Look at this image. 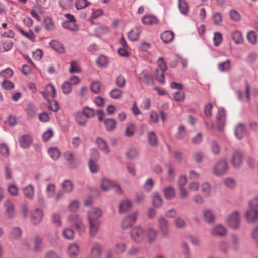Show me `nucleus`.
<instances>
[{
	"label": "nucleus",
	"mask_w": 258,
	"mask_h": 258,
	"mask_svg": "<svg viewBox=\"0 0 258 258\" xmlns=\"http://www.w3.org/2000/svg\"><path fill=\"white\" fill-rule=\"evenodd\" d=\"M2 87L5 90H10L14 88V84L7 79H4L1 84Z\"/></svg>",
	"instance_id": "5fc2aeb1"
},
{
	"label": "nucleus",
	"mask_w": 258,
	"mask_h": 258,
	"mask_svg": "<svg viewBox=\"0 0 258 258\" xmlns=\"http://www.w3.org/2000/svg\"><path fill=\"white\" fill-rule=\"evenodd\" d=\"M100 149L105 154H108L110 152V149L106 142L102 138L98 137L96 140Z\"/></svg>",
	"instance_id": "aec40b11"
},
{
	"label": "nucleus",
	"mask_w": 258,
	"mask_h": 258,
	"mask_svg": "<svg viewBox=\"0 0 258 258\" xmlns=\"http://www.w3.org/2000/svg\"><path fill=\"white\" fill-rule=\"evenodd\" d=\"M232 39L237 44H241L243 42V38L241 32L236 31L232 34Z\"/></svg>",
	"instance_id": "58836bf2"
},
{
	"label": "nucleus",
	"mask_w": 258,
	"mask_h": 258,
	"mask_svg": "<svg viewBox=\"0 0 258 258\" xmlns=\"http://www.w3.org/2000/svg\"><path fill=\"white\" fill-rule=\"evenodd\" d=\"M23 191L25 197L29 199H33L34 194V188L31 184L24 187Z\"/></svg>",
	"instance_id": "473e14b6"
},
{
	"label": "nucleus",
	"mask_w": 258,
	"mask_h": 258,
	"mask_svg": "<svg viewBox=\"0 0 258 258\" xmlns=\"http://www.w3.org/2000/svg\"><path fill=\"white\" fill-rule=\"evenodd\" d=\"M229 16L231 19L235 21H239L241 19L240 15L235 10H231L229 12Z\"/></svg>",
	"instance_id": "774afa93"
},
{
	"label": "nucleus",
	"mask_w": 258,
	"mask_h": 258,
	"mask_svg": "<svg viewBox=\"0 0 258 258\" xmlns=\"http://www.w3.org/2000/svg\"><path fill=\"white\" fill-rule=\"evenodd\" d=\"M102 246L99 243H94L91 249V258H101L102 254Z\"/></svg>",
	"instance_id": "ddd939ff"
},
{
	"label": "nucleus",
	"mask_w": 258,
	"mask_h": 258,
	"mask_svg": "<svg viewBox=\"0 0 258 258\" xmlns=\"http://www.w3.org/2000/svg\"><path fill=\"white\" fill-rule=\"evenodd\" d=\"M246 133V128L244 124L239 123L235 130V135L238 139H241Z\"/></svg>",
	"instance_id": "393cba45"
},
{
	"label": "nucleus",
	"mask_w": 258,
	"mask_h": 258,
	"mask_svg": "<svg viewBox=\"0 0 258 258\" xmlns=\"http://www.w3.org/2000/svg\"><path fill=\"white\" fill-rule=\"evenodd\" d=\"M48 154L53 160H57L60 156L59 150L55 147L50 148L48 150Z\"/></svg>",
	"instance_id": "37998d69"
},
{
	"label": "nucleus",
	"mask_w": 258,
	"mask_h": 258,
	"mask_svg": "<svg viewBox=\"0 0 258 258\" xmlns=\"http://www.w3.org/2000/svg\"><path fill=\"white\" fill-rule=\"evenodd\" d=\"M43 23L47 31H52L55 28L54 23L52 19L50 17L45 18L43 21Z\"/></svg>",
	"instance_id": "4c0bfd02"
},
{
	"label": "nucleus",
	"mask_w": 258,
	"mask_h": 258,
	"mask_svg": "<svg viewBox=\"0 0 258 258\" xmlns=\"http://www.w3.org/2000/svg\"><path fill=\"white\" fill-rule=\"evenodd\" d=\"M79 246L76 243L70 244L68 248V253L71 257L76 256L79 253Z\"/></svg>",
	"instance_id": "bb28decb"
},
{
	"label": "nucleus",
	"mask_w": 258,
	"mask_h": 258,
	"mask_svg": "<svg viewBox=\"0 0 258 258\" xmlns=\"http://www.w3.org/2000/svg\"><path fill=\"white\" fill-rule=\"evenodd\" d=\"M50 46L56 52L59 53H63L65 49L62 44L56 40H52L49 43Z\"/></svg>",
	"instance_id": "b1692460"
},
{
	"label": "nucleus",
	"mask_w": 258,
	"mask_h": 258,
	"mask_svg": "<svg viewBox=\"0 0 258 258\" xmlns=\"http://www.w3.org/2000/svg\"><path fill=\"white\" fill-rule=\"evenodd\" d=\"M139 79L148 86L153 85L154 83L153 78L147 70H144L139 74Z\"/></svg>",
	"instance_id": "0eeeda50"
},
{
	"label": "nucleus",
	"mask_w": 258,
	"mask_h": 258,
	"mask_svg": "<svg viewBox=\"0 0 258 258\" xmlns=\"http://www.w3.org/2000/svg\"><path fill=\"white\" fill-rule=\"evenodd\" d=\"M186 134V133L185 127L183 126H180L176 134V138L178 140H181L185 136Z\"/></svg>",
	"instance_id": "0e129e2a"
},
{
	"label": "nucleus",
	"mask_w": 258,
	"mask_h": 258,
	"mask_svg": "<svg viewBox=\"0 0 258 258\" xmlns=\"http://www.w3.org/2000/svg\"><path fill=\"white\" fill-rule=\"evenodd\" d=\"M19 31L24 36L31 40L32 41H34L36 36L32 31L29 30L28 32H26L21 28L18 29Z\"/></svg>",
	"instance_id": "09e8293b"
},
{
	"label": "nucleus",
	"mask_w": 258,
	"mask_h": 258,
	"mask_svg": "<svg viewBox=\"0 0 258 258\" xmlns=\"http://www.w3.org/2000/svg\"><path fill=\"white\" fill-rule=\"evenodd\" d=\"M225 118L226 113L224 109H219L217 115V128L218 130L221 131L224 129Z\"/></svg>",
	"instance_id": "6e6552de"
},
{
	"label": "nucleus",
	"mask_w": 258,
	"mask_h": 258,
	"mask_svg": "<svg viewBox=\"0 0 258 258\" xmlns=\"http://www.w3.org/2000/svg\"><path fill=\"white\" fill-rule=\"evenodd\" d=\"M126 156L128 159L133 160L137 157L139 154L138 150L136 148H130L126 152Z\"/></svg>",
	"instance_id": "8fccbe9b"
},
{
	"label": "nucleus",
	"mask_w": 258,
	"mask_h": 258,
	"mask_svg": "<svg viewBox=\"0 0 258 258\" xmlns=\"http://www.w3.org/2000/svg\"><path fill=\"white\" fill-rule=\"evenodd\" d=\"M202 191L206 197H209L211 195V188L208 183H204L201 186Z\"/></svg>",
	"instance_id": "bf43d9fd"
},
{
	"label": "nucleus",
	"mask_w": 258,
	"mask_h": 258,
	"mask_svg": "<svg viewBox=\"0 0 258 258\" xmlns=\"http://www.w3.org/2000/svg\"><path fill=\"white\" fill-rule=\"evenodd\" d=\"M152 202L154 206L159 208L162 205V198L159 194L155 193L152 196Z\"/></svg>",
	"instance_id": "72a5a7b5"
},
{
	"label": "nucleus",
	"mask_w": 258,
	"mask_h": 258,
	"mask_svg": "<svg viewBox=\"0 0 258 258\" xmlns=\"http://www.w3.org/2000/svg\"><path fill=\"white\" fill-rule=\"evenodd\" d=\"M204 220L208 223H213L215 220V216L210 210H205L203 211Z\"/></svg>",
	"instance_id": "cd10ccee"
},
{
	"label": "nucleus",
	"mask_w": 258,
	"mask_h": 258,
	"mask_svg": "<svg viewBox=\"0 0 258 258\" xmlns=\"http://www.w3.org/2000/svg\"><path fill=\"white\" fill-rule=\"evenodd\" d=\"M92 154L93 157H92L89 162V166L90 171L92 173H96L98 169V167L96 163V160L99 158V153L96 149L92 150Z\"/></svg>",
	"instance_id": "1a4fd4ad"
},
{
	"label": "nucleus",
	"mask_w": 258,
	"mask_h": 258,
	"mask_svg": "<svg viewBox=\"0 0 258 258\" xmlns=\"http://www.w3.org/2000/svg\"><path fill=\"white\" fill-rule=\"evenodd\" d=\"M114 183L113 181L109 179H103L101 181V188L103 190L107 191L110 188H112Z\"/></svg>",
	"instance_id": "2f4dec72"
},
{
	"label": "nucleus",
	"mask_w": 258,
	"mask_h": 258,
	"mask_svg": "<svg viewBox=\"0 0 258 258\" xmlns=\"http://www.w3.org/2000/svg\"><path fill=\"white\" fill-rule=\"evenodd\" d=\"M163 192L165 198L167 200L173 199L176 195L175 189L171 186L165 188L163 190Z\"/></svg>",
	"instance_id": "7c9ffc66"
},
{
	"label": "nucleus",
	"mask_w": 258,
	"mask_h": 258,
	"mask_svg": "<svg viewBox=\"0 0 258 258\" xmlns=\"http://www.w3.org/2000/svg\"><path fill=\"white\" fill-rule=\"evenodd\" d=\"M174 38V34L171 31H165L161 35V38L163 42L168 44L171 43Z\"/></svg>",
	"instance_id": "412c9836"
},
{
	"label": "nucleus",
	"mask_w": 258,
	"mask_h": 258,
	"mask_svg": "<svg viewBox=\"0 0 258 258\" xmlns=\"http://www.w3.org/2000/svg\"><path fill=\"white\" fill-rule=\"evenodd\" d=\"M132 207L131 202L128 200L121 201L119 205V212L123 213L128 210Z\"/></svg>",
	"instance_id": "f704fd0d"
},
{
	"label": "nucleus",
	"mask_w": 258,
	"mask_h": 258,
	"mask_svg": "<svg viewBox=\"0 0 258 258\" xmlns=\"http://www.w3.org/2000/svg\"><path fill=\"white\" fill-rule=\"evenodd\" d=\"M158 223L162 235L164 237L168 236L170 233L169 225L168 221L164 217H160L158 218Z\"/></svg>",
	"instance_id": "423d86ee"
},
{
	"label": "nucleus",
	"mask_w": 258,
	"mask_h": 258,
	"mask_svg": "<svg viewBox=\"0 0 258 258\" xmlns=\"http://www.w3.org/2000/svg\"><path fill=\"white\" fill-rule=\"evenodd\" d=\"M7 216L9 218H12L15 216V207L13 202L10 200H7L4 203Z\"/></svg>",
	"instance_id": "4468645a"
},
{
	"label": "nucleus",
	"mask_w": 258,
	"mask_h": 258,
	"mask_svg": "<svg viewBox=\"0 0 258 258\" xmlns=\"http://www.w3.org/2000/svg\"><path fill=\"white\" fill-rule=\"evenodd\" d=\"M218 247L220 251L224 253H227L229 249L228 244L224 241H221L218 243Z\"/></svg>",
	"instance_id": "052dcab7"
},
{
	"label": "nucleus",
	"mask_w": 258,
	"mask_h": 258,
	"mask_svg": "<svg viewBox=\"0 0 258 258\" xmlns=\"http://www.w3.org/2000/svg\"><path fill=\"white\" fill-rule=\"evenodd\" d=\"M142 22L147 25H153L159 23L158 19L153 15L145 16L142 18Z\"/></svg>",
	"instance_id": "5701e85b"
},
{
	"label": "nucleus",
	"mask_w": 258,
	"mask_h": 258,
	"mask_svg": "<svg viewBox=\"0 0 258 258\" xmlns=\"http://www.w3.org/2000/svg\"><path fill=\"white\" fill-rule=\"evenodd\" d=\"M148 242L150 243L154 242L157 236V232L153 228L148 227L145 231Z\"/></svg>",
	"instance_id": "dca6fc26"
},
{
	"label": "nucleus",
	"mask_w": 258,
	"mask_h": 258,
	"mask_svg": "<svg viewBox=\"0 0 258 258\" xmlns=\"http://www.w3.org/2000/svg\"><path fill=\"white\" fill-rule=\"evenodd\" d=\"M0 152L4 157H8L9 156V149L8 147L4 143L0 144Z\"/></svg>",
	"instance_id": "e2e57ef3"
},
{
	"label": "nucleus",
	"mask_w": 258,
	"mask_h": 258,
	"mask_svg": "<svg viewBox=\"0 0 258 258\" xmlns=\"http://www.w3.org/2000/svg\"><path fill=\"white\" fill-rule=\"evenodd\" d=\"M82 112L87 119L94 117L95 115L94 109L88 106L83 107Z\"/></svg>",
	"instance_id": "ea45409f"
},
{
	"label": "nucleus",
	"mask_w": 258,
	"mask_h": 258,
	"mask_svg": "<svg viewBox=\"0 0 258 258\" xmlns=\"http://www.w3.org/2000/svg\"><path fill=\"white\" fill-rule=\"evenodd\" d=\"M175 224L178 228H183L186 227V223L181 217H178L175 220Z\"/></svg>",
	"instance_id": "680f3d73"
},
{
	"label": "nucleus",
	"mask_w": 258,
	"mask_h": 258,
	"mask_svg": "<svg viewBox=\"0 0 258 258\" xmlns=\"http://www.w3.org/2000/svg\"><path fill=\"white\" fill-rule=\"evenodd\" d=\"M141 32V29L140 27H136L134 29L130 30L128 33L129 39L132 41H137Z\"/></svg>",
	"instance_id": "4be33fe9"
},
{
	"label": "nucleus",
	"mask_w": 258,
	"mask_h": 258,
	"mask_svg": "<svg viewBox=\"0 0 258 258\" xmlns=\"http://www.w3.org/2000/svg\"><path fill=\"white\" fill-rule=\"evenodd\" d=\"M211 234L213 236H225L226 234V229L222 225H218L211 230Z\"/></svg>",
	"instance_id": "2eb2a0df"
},
{
	"label": "nucleus",
	"mask_w": 258,
	"mask_h": 258,
	"mask_svg": "<svg viewBox=\"0 0 258 258\" xmlns=\"http://www.w3.org/2000/svg\"><path fill=\"white\" fill-rule=\"evenodd\" d=\"M20 145L23 148H28L32 142V139L30 136L24 135L19 139Z\"/></svg>",
	"instance_id": "6ab92c4d"
},
{
	"label": "nucleus",
	"mask_w": 258,
	"mask_h": 258,
	"mask_svg": "<svg viewBox=\"0 0 258 258\" xmlns=\"http://www.w3.org/2000/svg\"><path fill=\"white\" fill-rule=\"evenodd\" d=\"M68 221L71 224L74 225L79 232L85 231V226L83 223L82 218L78 214L73 213L69 215L68 217Z\"/></svg>",
	"instance_id": "f03ea898"
},
{
	"label": "nucleus",
	"mask_w": 258,
	"mask_h": 258,
	"mask_svg": "<svg viewBox=\"0 0 258 258\" xmlns=\"http://www.w3.org/2000/svg\"><path fill=\"white\" fill-rule=\"evenodd\" d=\"M178 8L183 15H187L189 12V6L185 0H178Z\"/></svg>",
	"instance_id": "c85d7f7f"
},
{
	"label": "nucleus",
	"mask_w": 258,
	"mask_h": 258,
	"mask_svg": "<svg viewBox=\"0 0 258 258\" xmlns=\"http://www.w3.org/2000/svg\"><path fill=\"white\" fill-rule=\"evenodd\" d=\"M148 140L149 144L152 146H156L157 145V138L155 132H150L148 133Z\"/></svg>",
	"instance_id": "49530a36"
},
{
	"label": "nucleus",
	"mask_w": 258,
	"mask_h": 258,
	"mask_svg": "<svg viewBox=\"0 0 258 258\" xmlns=\"http://www.w3.org/2000/svg\"><path fill=\"white\" fill-rule=\"evenodd\" d=\"M26 112L28 116L33 117L35 115L36 109L32 104L29 103L26 108Z\"/></svg>",
	"instance_id": "de8ad7c7"
},
{
	"label": "nucleus",
	"mask_w": 258,
	"mask_h": 258,
	"mask_svg": "<svg viewBox=\"0 0 258 258\" xmlns=\"http://www.w3.org/2000/svg\"><path fill=\"white\" fill-rule=\"evenodd\" d=\"M243 155L239 150H235L232 156L231 163L235 168H239L242 164Z\"/></svg>",
	"instance_id": "9b49d317"
},
{
	"label": "nucleus",
	"mask_w": 258,
	"mask_h": 258,
	"mask_svg": "<svg viewBox=\"0 0 258 258\" xmlns=\"http://www.w3.org/2000/svg\"><path fill=\"white\" fill-rule=\"evenodd\" d=\"M126 245L122 242H118L115 244V252L117 254H121L126 251Z\"/></svg>",
	"instance_id": "a19ab883"
},
{
	"label": "nucleus",
	"mask_w": 258,
	"mask_h": 258,
	"mask_svg": "<svg viewBox=\"0 0 258 258\" xmlns=\"http://www.w3.org/2000/svg\"><path fill=\"white\" fill-rule=\"evenodd\" d=\"M104 123L106 127V129L108 131H112L116 128V122L113 119H105L104 120Z\"/></svg>",
	"instance_id": "c756f323"
},
{
	"label": "nucleus",
	"mask_w": 258,
	"mask_h": 258,
	"mask_svg": "<svg viewBox=\"0 0 258 258\" xmlns=\"http://www.w3.org/2000/svg\"><path fill=\"white\" fill-rule=\"evenodd\" d=\"M91 5V3L86 0H78L76 2L75 7L77 10L84 9Z\"/></svg>",
	"instance_id": "6e6d98bb"
},
{
	"label": "nucleus",
	"mask_w": 258,
	"mask_h": 258,
	"mask_svg": "<svg viewBox=\"0 0 258 258\" xmlns=\"http://www.w3.org/2000/svg\"><path fill=\"white\" fill-rule=\"evenodd\" d=\"M13 75V71L10 68H7L6 69L0 72V76L3 77L5 79L10 78Z\"/></svg>",
	"instance_id": "13d9d810"
},
{
	"label": "nucleus",
	"mask_w": 258,
	"mask_h": 258,
	"mask_svg": "<svg viewBox=\"0 0 258 258\" xmlns=\"http://www.w3.org/2000/svg\"><path fill=\"white\" fill-rule=\"evenodd\" d=\"M101 216V211L98 208H94L88 212L89 233L92 237L95 236L99 231L101 226L99 219Z\"/></svg>",
	"instance_id": "f257e3e1"
},
{
	"label": "nucleus",
	"mask_w": 258,
	"mask_h": 258,
	"mask_svg": "<svg viewBox=\"0 0 258 258\" xmlns=\"http://www.w3.org/2000/svg\"><path fill=\"white\" fill-rule=\"evenodd\" d=\"M182 249L183 252L186 258L191 257V253L189 247L187 243L183 242L182 244Z\"/></svg>",
	"instance_id": "338daca9"
},
{
	"label": "nucleus",
	"mask_w": 258,
	"mask_h": 258,
	"mask_svg": "<svg viewBox=\"0 0 258 258\" xmlns=\"http://www.w3.org/2000/svg\"><path fill=\"white\" fill-rule=\"evenodd\" d=\"M137 213L134 212L127 216L122 221V228L123 229H128L131 227L137 220Z\"/></svg>",
	"instance_id": "9d476101"
},
{
	"label": "nucleus",
	"mask_w": 258,
	"mask_h": 258,
	"mask_svg": "<svg viewBox=\"0 0 258 258\" xmlns=\"http://www.w3.org/2000/svg\"><path fill=\"white\" fill-rule=\"evenodd\" d=\"M115 83L119 88H123L126 85V81L125 77L120 74L116 77Z\"/></svg>",
	"instance_id": "c9c22d12"
},
{
	"label": "nucleus",
	"mask_w": 258,
	"mask_h": 258,
	"mask_svg": "<svg viewBox=\"0 0 258 258\" xmlns=\"http://www.w3.org/2000/svg\"><path fill=\"white\" fill-rule=\"evenodd\" d=\"M73 0H59V5L63 10H68L72 6Z\"/></svg>",
	"instance_id": "3c124183"
},
{
	"label": "nucleus",
	"mask_w": 258,
	"mask_h": 258,
	"mask_svg": "<svg viewBox=\"0 0 258 258\" xmlns=\"http://www.w3.org/2000/svg\"><path fill=\"white\" fill-rule=\"evenodd\" d=\"M62 25L65 29L70 31L75 32L78 30V26L76 22H63Z\"/></svg>",
	"instance_id": "79ce46f5"
},
{
	"label": "nucleus",
	"mask_w": 258,
	"mask_h": 258,
	"mask_svg": "<svg viewBox=\"0 0 258 258\" xmlns=\"http://www.w3.org/2000/svg\"><path fill=\"white\" fill-rule=\"evenodd\" d=\"M130 234L132 239L137 243H141L144 237V231L139 226L132 229Z\"/></svg>",
	"instance_id": "39448f33"
},
{
	"label": "nucleus",
	"mask_w": 258,
	"mask_h": 258,
	"mask_svg": "<svg viewBox=\"0 0 258 258\" xmlns=\"http://www.w3.org/2000/svg\"><path fill=\"white\" fill-rule=\"evenodd\" d=\"M101 86L100 82L95 81L91 83L90 88L94 93L98 94L100 91Z\"/></svg>",
	"instance_id": "4d7b16f0"
},
{
	"label": "nucleus",
	"mask_w": 258,
	"mask_h": 258,
	"mask_svg": "<svg viewBox=\"0 0 258 258\" xmlns=\"http://www.w3.org/2000/svg\"><path fill=\"white\" fill-rule=\"evenodd\" d=\"M156 79L158 82L162 84H164L165 82L164 71L159 70V69H156Z\"/></svg>",
	"instance_id": "603ef678"
},
{
	"label": "nucleus",
	"mask_w": 258,
	"mask_h": 258,
	"mask_svg": "<svg viewBox=\"0 0 258 258\" xmlns=\"http://www.w3.org/2000/svg\"><path fill=\"white\" fill-rule=\"evenodd\" d=\"M64 156L65 159L69 163V168H75L77 167V165L76 164V159L73 153L69 151H67L64 153Z\"/></svg>",
	"instance_id": "a211bd4d"
},
{
	"label": "nucleus",
	"mask_w": 258,
	"mask_h": 258,
	"mask_svg": "<svg viewBox=\"0 0 258 258\" xmlns=\"http://www.w3.org/2000/svg\"><path fill=\"white\" fill-rule=\"evenodd\" d=\"M227 224L232 228L236 229L240 225V214L238 211H234L227 219Z\"/></svg>",
	"instance_id": "20e7f679"
},
{
	"label": "nucleus",
	"mask_w": 258,
	"mask_h": 258,
	"mask_svg": "<svg viewBox=\"0 0 258 258\" xmlns=\"http://www.w3.org/2000/svg\"><path fill=\"white\" fill-rule=\"evenodd\" d=\"M43 213L42 210L36 209L32 213L31 220L34 224H38L42 220Z\"/></svg>",
	"instance_id": "f3484780"
},
{
	"label": "nucleus",
	"mask_w": 258,
	"mask_h": 258,
	"mask_svg": "<svg viewBox=\"0 0 258 258\" xmlns=\"http://www.w3.org/2000/svg\"><path fill=\"white\" fill-rule=\"evenodd\" d=\"M22 234L21 229L18 227L13 228L11 233V237L14 239L19 238Z\"/></svg>",
	"instance_id": "69168bd1"
},
{
	"label": "nucleus",
	"mask_w": 258,
	"mask_h": 258,
	"mask_svg": "<svg viewBox=\"0 0 258 258\" xmlns=\"http://www.w3.org/2000/svg\"><path fill=\"white\" fill-rule=\"evenodd\" d=\"M231 62L229 60H227L224 62L218 64V68L221 72L228 71L230 69Z\"/></svg>",
	"instance_id": "a18cd8bd"
},
{
	"label": "nucleus",
	"mask_w": 258,
	"mask_h": 258,
	"mask_svg": "<svg viewBox=\"0 0 258 258\" xmlns=\"http://www.w3.org/2000/svg\"><path fill=\"white\" fill-rule=\"evenodd\" d=\"M247 38L250 44L255 45L257 43V36L254 31L249 32L247 35Z\"/></svg>",
	"instance_id": "c03bdc74"
},
{
	"label": "nucleus",
	"mask_w": 258,
	"mask_h": 258,
	"mask_svg": "<svg viewBox=\"0 0 258 258\" xmlns=\"http://www.w3.org/2000/svg\"><path fill=\"white\" fill-rule=\"evenodd\" d=\"M228 169V166L225 159L220 160L213 167V171L214 175L217 176L223 175L226 174Z\"/></svg>",
	"instance_id": "7ed1b4c3"
},
{
	"label": "nucleus",
	"mask_w": 258,
	"mask_h": 258,
	"mask_svg": "<svg viewBox=\"0 0 258 258\" xmlns=\"http://www.w3.org/2000/svg\"><path fill=\"white\" fill-rule=\"evenodd\" d=\"M123 92L118 88H115L111 90L110 92V96L114 99H119L122 98Z\"/></svg>",
	"instance_id": "e433bc0d"
},
{
	"label": "nucleus",
	"mask_w": 258,
	"mask_h": 258,
	"mask_svg": "<svg viewBox=\"0 0 258 258\" xmlns=\"http://www.w3.org/2000/svg\"><path fill=\"white\" fill-rule=\"evenodd\" d=\"M62 186L64 191L67 193L71 192L73 189V184L69 180H65L62 183Z\"/></svg>",
	"instance_id": "864d4df0"
},
{
	"label": "nucleus",
	"mask_w": 258,
	"mask_h": 258,
	"mask_svg": "<svg viewBox=\"0 0 258 258\" xmlns=\"http://www.w3.org/2000/svg\"><path fill=\"white\" fill-rule=\"evenodd\" d=\"M75 120L79 125L85 126L86 125L88 119L82 112H78L75 114Z\"/></svg>",
	"instance_id": "a878e982"
},
{
	"label": "nucleus",
	"mask_w": 258,
	"mask_h": 258,
	"mask_svg": "<svg viewBox=\"0 0 258 258\" xmlns=\"http://www.w3.org/2000/svg\"><path fill=\"white\" fill-rule=\"evenodd\" d=\"M249 208L245 213V218L248 222H255L258 220V210H255L253 207L249 206Z\"/></svg>",
	"instance_id": "f8f14e48"
}]
</instances>
